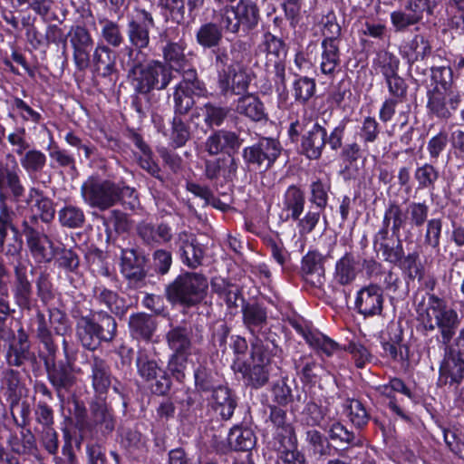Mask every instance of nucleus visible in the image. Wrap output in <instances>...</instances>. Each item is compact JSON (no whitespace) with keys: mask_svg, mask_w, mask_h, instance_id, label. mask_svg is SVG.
I'll return each mask as SVG.
<instances>
[{"mask_svg":"<svg viewBox=\"0 0 464 464\" xmlns=\"http://www.w3.org/2000/svg\"><path fill=\"white\" fill-rule=\"evenodd\" d=\"M49 157L53 168H62L69 170H76V161L72 154L56 144H51L48 148Z\"/></svg>","mask_w":464,"mask_h":464,"instance_id":"bf43d9fd","label":"nucleus"},{"mask_svg":"<svg viewBox=\"0 0 464 464\" xmlns=\"http://www.w3.org/2000/svg\"><path fill=\"white\" fill-rule=\"evenodd\" d=\"M67 36L72 48V59L76 68L80 71L85 70L90 65L93 47L90 32L84 26L76 25L70 29Z\"/></svg>","mask_w":464,"mask_h":464,"instance_id":"9b49d317","label":"nucleus"},{"mask_svg":"<svg viewBox=\"0 0 464 464\" xmlns=\"http://www.w3.org/2000/svg\"><path fill=\"white\" fill-rule=\"evenodd\" d=\"M100 24L102 25L101 37L103 44L105 43L106 45L114 48L122 44L124 37L120 25L116 22L103 18L100 20Z\"/></svg>","mask_w":464,"mask_h":464,"instance_id":"6e6d98bb","label":"nucleus"},{"mask_svg":"<svg viewBox=\"0 0 464 464\" xmlns=\"http://www.w3.org/2000/svg\"><path fill=\"white\" fill-rule=\"evenodd\" d=\"M241 145L238 136L228 130H218L210 135L205 142V150L210 155H217L223 150L237 149Z\"/></svg>","mask_w":464,"mask_h":464,"instance_id":"473e14b6","label":"nucleus"},{"mask_svg":"<svg viewBox=\"0 0 464 464\" xmlns=\"http://www.w3.org/2000/svg\"><path fill=\"white\" fill-rule=\"evenodd\" d=\"M384 303L383 290L375 284H371L358 291L355 308L364 317L380 315Z\"/></svg>","mask_w":464,"mask_h":464,"instance_id":"4468645a","label":"nucleus"},{"mask_svg":"<svg viewBox=\"0 0 464 464\" xmlns=\"http://www.w3.org/2000/svg\"><path fill=\"white\" fill-rule=\"evenodd\" d=\"M19 169L15 164L13 169H5L0 171V188L9 192L14 201L17 202L24 194V187L22 184Z\"/></svg>","mask_w":464,"mask_h":464,"instance_id":"4c0bfd02","label":"nucleus"},{"mask_svg":"<svg viewBox=\"0 0 464 464\" xmlns=\"http://www.w3.org/2000/svg\"><path fill=\"white\" fill-rule=\"evenodd\" d=\"M324 256L316 251H309L302 260V270L312 278L314 285H322L324 279Z\"/></svg>","mask_w":464,"mask_h":464,"instance_id":"58836bf2","label":"nucleus"},{"mask_svg":"<svg viewBox=\"0 0 464 464\" xmlns=\"http://www.w3.org/2000/svg\"><path fill=\"white\" fill-rule=\"evenodd\" d=\"M260 49L266 53L269 62L274 63L276 71V85H286L285 81V69L278 63L286 54V47L284 41L269 32L264 34Z\"/></svg>","mask_w":464,"mask_h":464,"instance_id":"412c9836","label":"nucleus"},{"mask_svg":"<svg viewBox=\"0 0 464 464\" xmlns=\"http://www.w3.org/2000/svg\"><path fill=\"white\" fill-rule=\"evenodd\" d=\"M305 197L304 191L295 185H291L283 196L282 211L286 212L285 220L296 221L304 212Z\"/></svg>","mask_w":464,"mask_h":464,"instance_id":"c85d7f7f","label":"nucleus"},{"mask_svg":"<svg viewBox=\"0 0 464 464\" xmlns=\"http://www.w3.org/2000/svg\"><path fill=\"white\" fill-rule=\"evenodd\" d=\"M442 231V220L440 218H431L426 223L423 238V246L439 250Z\"/></svg>","mask_w":464,"mask_h":464,"instance_id":"0e129e2a","label":"nucleus"},{"mask_svg":"<svg viewBox=\"0 0 464 464\" xmlns=\"http://www.w3.org/2000/svg\"><path fill=\"white\" fill-rule=\"evenodd\" d=\"M212 407L223 420H229L237 407V401L231 391L225 386H218L212 392Z\"/></svg>","mask_w":464,"mask_h":464,"instance_id":"2f4dec72","label":"nucleus"},{"mask_svg":"<svg viewBox=\"0 0 464 464\" xmlns=\"http://www.w3.org/2000/svg\"><path fill=\"white\" fill-rule=\"evenodd\" d=\"M416 313L423 335L428 336L436 329L440 333L427 343L428 354L435 352V346L431 345L435 342L443 345L445 352L464 360V327L455 336L461 323V317L455 309L449 307L443 298L427 294L418 303Z\"/></svg>","mask_w":464,"mask_h":464,"instance_id":"f257e3e1","label":"nucleus"},{"mask_svg":"<svg viewBox=\"0 0 464 464\" xmlns=\"http://www.w3.org/2000/svg\"><path fill=\"white\" fill-rule=\"evenodd\" d=\"M218 22V27L226 33L237 34L239 32L241 23L237 18L233 5H226L220 9L216 14Z\"/></svg>","mask_w":464,"mask_h":464,"instance_id":"052dcab7","label":"nucleus"},{"mask_svg":"<svg viewBox=\"0 0 464 464\" xmlns=\"http://www.w3.org/2000/svg\"><path fill=\"white\" fill-rule=\"evenodd\" d=\"M208 288V278L203 274L185 272L166 286L165 295L170 303L190 307L205 299Z\"/></svg>","mask_w":464,"mask_h":464,"instance_id":"20e7f679","label":"nucleus"},{"mask_svg":"<svg viewBox=\"0 0 464 464\" xmlns=\"http://www.w3.org/2000/svg\"><path fill=\"white\" fill-rule=\"evenodd\" d=\"M246 382L253 388L258 389L267 383L269 379V369L264 364L251 362L244 364L240 369Z\"/></svg>","mask_w":464,"mask_h":464,"instance_id":"09e8293b","label":"nucleus"},{"mask_svg":"<svg viewBox=\"0 0 464 464\" xmlns=\"http://www.w3.org/2000/svg\"><path fill=\"white\" fill-rule=\"evenodd\" d=\"M185 49L186 44L182 41L169 42L162 49L164 61L170 68L176 70L182 68L187 62Z\"/></svg>","mask_w":464,"mask_h":464,"instance_id":"864d4df0","label":"nucleus"},{"mask_svg":"<svg viewBox=\"0 0 464 464\" xmlns=\"http://www.w3.org/2000/svg\"><path fill=\"white\" fill-rule=\"evenodd\" d=\"M210 285L212 291L223 299L229 308L237 306V302L240 296L237 285L221 277L213 278Z\"/></svg>","mask_w":464,"mask_h":464,"instance_id":"37998d69","label":"nucleus"},{"mask_svg":"<svg viewBox=\"0 0 464 464\" xmlns=\"http://www.w3.org/2000/svg\"><path fill=\"white\" fill-rule=\"evenodd\" d=\"M377 63L382 67L387 87H401L402 80L396 75L399 65L396 56L387 51H381L377 54Z\"/></svg>","mask_w":464,"mask_h":464,"instance_id":"a19ab883","label":"nucleus"},{"mask_svg":"<svg viewBox=\"0 0 464 464\" xmlns=\"http://www.w3.org/2000/svg\"><path fill=\"white\" fill-rule=\"evenodd\" d=\"M297 374L300 375L302 382L306 383H314L318 379V370L321 366L312 358L300 356L294 361Z\"/></svg>","mask_w":464,"mask_h":464,"instance_id":"4d7b16f0","label":"nucleus"},{"mask_svg":"<svg viewBox=\"0 0 464 464\" xmlns=\"http://www.w3.org/2000/svg\"><path fill=\"white\" fill-rule=\"evenodd\" d=\"M233 6L244 29L251 30L257 25L259 10L253 0H239Z\"/></svg>","mask_w":464,"mask_h":464,"instance_id":"79ce46f5","label":"nucleus"},{"mask_svg":"<svg viewBox=\"0 0 464 464\" xmlns=\"http://www.w3.org/2000/svg\"><path fill=\"white\" fill-rule=\"evenodd\" d=\"M129 329L133 338L150 341L157 329V322L152 315L138 313L130 316Z\"/></svg>","mask_w":464,"mask_h":464,"instance_id":"c756f323","label":"nucleus"},{"mask_svg":"<svg viewBox=\"0 0 464 464\" xmlns=\"http://www.w3.org/2000/svg\"><path fill=\"white\" fill-rule=\"evenodd\" d=\"M340 41H322L321 71L324 74L334 72L340 61Z\"/></svg>","mask_w":464,"mask_h":464,"instance_id":"c03bdc74","label":"nucleus"},{"mask_svg":"<svg viewBox=\"0 0 464 464\" xmlns=\"http://www.w3.org/2000/svg\"><path fill=\"white\" fill-rule=\"evenodd\" d=\"M296 444L297 442L293 446L281 447V449L279 444L275 445L279 451L276 464H306L305 457L297 450Z\"/></svg>","mask_w":464,"mask_h":464,"instance_id":"774afa93","label":"nucleus"},{"mask_svg":"<svg viewBox=\"0 0 464 464\" xmlns=\"http://www.w3.org/2000/svg\"><path fill=\"white\" fill-rule=\"evenodd\" d=\"M140 18L128 23L127 35L132 48L141 51L149 46L150 29L154 27V19L146 10L140 11Z\"/></svg>","mask_w":464,"mask_h":464,"instance_id":"a211bd4d","label":"nucleus"},{"mask_svg":"<svg viewBox=\"0 0 464 464\" xmlns=\"http://www.w3.org/2000/svg\"><path fill=\"white\" fill-rule=\"evenodd\" d=\"M137 234L145 245L150 246L169 243L173 237L171 227L164 222L160 224L141 222L137 226Z\"/></svg>","mask_w":464,"mask_h":464,"instance_id":"a878e982","label":"nucleus"},{"mask_svg":"<svg viewBox=\"0 0 464 464\" xmlns=\"http://www.w3.org/2000/svg\"><path fill=\"white\" fill-rule=\"evenodd\" d=\"M75 318L76 337L90 351H95L103 342H111L117 334L115 319L104 311H91Z\"/></svg>","mask_w":464,"mask_h":464,"instance_id":"7ed1b4c3","label":"nucleus"},{"mask_svg":"<svg viewBox=\"0 0 464 464\" xmlns=\"http://www.w3.org/2000/svg\"><path fill=\"white\" fill-rule=\"evenodd\" d=\"M280 153L281 146L276 140L263 138L243 150V159L246 164L266 171L274 165Z\"/></svg>","mask_w":464,"mask_h":464,"instance_id":"423d86ee","label":"nucleus"},{"mask_svg":"<svg viewBox=\"0 0 464 464\" xmlns=\"http://www.w3.org/2000/svg\"><path fill=\"white\" fill-rule=\"evenodd\" d=\"M345 409L351 422L355 427L362 428L368 423L370 415L364 405L360 401L354 399L348 400Z\"/></svg>","mask_w":464,"mask_h":464,"instance_id":"e2e57ef3","label":"nucleus"},{"mask_svg":"<svg viewBox=\"0 0 464 464\" xmlns=\"http://www.w3.org/2000/svg\"><path fill=\"white\" fill-rule=\"evenodd\" d=\"M382 224L389 226L392 236L396 237V238L401 237V231L408 224L406 210L404 211L397 202H390L385 208Z\"/></svg>","mask_w":464,"mask_h":464,"instance_id":"e433bc0d","label":"nucleus"},{"mask_svg":"<svg viewBox=\"0 0 464 464\" xmlns=\"http://www.w3.org/2000/svg\"><path fill=\"white\" fill-rule=\"evenodd\" d=\"M405 210L408 223L411 227H420L430 220L428 219L430 207L425 202L412 201L408 204Z\"/></svg>","mask_w":464,"mask_h":464,"instance_id":"680f3d73","label":"nucleus"},{"mask_svg":"<svg viewBox=\"0 0 464 464\" xmlns=\"http://www.w3.org/2000/svg\"><path fill=\"white\" fill-rule=\"evenodd\" d=\"M305 441L310 453L317 459H324L332 456L333 452L336 450L330 443L329 438L314 429L306 430Z\"/></svg>","mask_w":464,"mask_h":464,"instance_id":"f704fd0d","label":"nucleus"},{"mask_svg":"<svg viewBox=\"0 0 464 464\" xmlns=\"http://www.w3.org/2000/svg\"><path fill=\"white\" fill-rule=\"evenodd\" d=\"M431 53V46L429 40L422 34L415 35L411 41L401 47V55L410 63L424 60Z\"/></svg>","mask_w":464,"mask_h":464,"instance_id":"72a5a7b5","label":"nucleus"},{"mask_svg":"<svg viewBox=\"0 0 464 464\" xmlns=\"http://www.w3.org/2000/svg\"><path fill=\"white\" fill-rule=\"evenodd\" d=\"M358 262L355 257L346 253L335 265L334 279L342 285L353 283L358 274Z\"/></svg>","mask_w":464,"mask_h":464,"instance_id":"ea45409f","label":"nucleus"},{"mask_svg":"<svg viewBox=\"0 0 464 464\" xmlns=\"http://www.w3.org/2000/svg\"><path fill=\"white\" fill-rule=\"evenodd\" d=\"M327 132L317 122L313 123L312 128L303 136L302 152L310 160H317L326 143Z\"/></svg>","mask_w":464,"mask_h":464,"instance_id":"bb28decb","label":"nucleus"},{"mask_svg":"<svg viewBox=\"0 0 464 464\" xmlns=\"http://www.w3.org/2000/svg\"><path fill=\"white\" fill-rule=\"evenodd\" d=\"M121 444L130 453L142 451L146 448V438L137 428H126L121 432Z\"/></svg>","mask_w":464,"mask_h":464,"instance_id":"13d9d810","label":"nucleus"},{"mask_svg":"<svg viewBox=\"0 0 464 464\" xmlns=\"http://www.w3.org/2000/svg\"><path fill=\"white\" fill-rule=\"evenodd\" d=\"M14 296L22 310H32L35 301L33 298L32 284L27 276L26 266L19 262L14 267Z\"/></svg>","mask_w":464,"mask_h":464,"instance_id":"4be33fe9","label":"nucleus"},{"mask_svg":"<svg viewBox=\"0 0 464 464\" xmlns=\"http://www.w3.org/2000/svg\"><path fill=\"white\" fill-rule=\"evenodd\" d=\"M171 78V72L160 62L153 61L148 65H135L128 74V80L132 87H153L160 84L167 87Z\"/></svg>","mask_w":464,"mask_h":464,"instance_id":"0eeeda50","label":"nucleus"},{"mask_svg":"<svg viewBox=\"0 0 464 464\" xmlns=\"http://www.w3.org/2000/svg\"><path fill=\"white\" fill-rule=\"evenodd\" d=\"M115 427L111 409L103 400H97L91 404V418L85 423V429L95 434L107 435Z\"/></svg>","mask_w":464,"mask_h":464,"instance_id":"f3484780","label":"nucleus"},{"mask_svg":"<svg viewBox=\"0 0 464 464\" xmlns=\"http://www.w3.org/2000/svg\"><path fill=\"white\" fill-rule=\"evenodd\" d=\"M242 317L245 327L254 337L265 336L268 324L266 307L258 303H245Z\"/></svg>","mask_w":464,"mask_h":464,"instance_id":"b1692460","label":"nucleus"},{"mask_svg":"<svg viewBox=\"0 0 464 464\" xmlns=\"http://www.w3.org/2000/svg\"><path fill=\"white\" fill-rule=\"evenodd\" d=\"M87 360L91 369L89 377L95 393L99 396L106 394L112 380L109 364L104 359L95 354H92Z\"/></svg>","mask_w":464,"mask_h":464,"instance_id":"393cba45","label":"nucleus"},{"mask_svg":"<svg viewBox=\"0 0 464 464\" xmlns=\"http://www.w3.org/2000/svg\"><path fill=\"white\" fill-rule=\"evenodd\" d=\"M175 245L183 265L190 269H196L202 265L205 251L194 234L186 230L179 232L175 238Z\"/></svg>","mask_w":464,"mask_h":464,"instance_id":"f8f14e48","label":"nucleus"},{"mask_svg":"<svg viewBox=\"0 0 464 464\" xmlns=\"http://www.w3.org/2000/svg\"><path fill=\"white\" fill-rule=\"evenodd\" d=\"M5 360L9 366L15 367H21L25 362L34 360V353L31 351L29 336L23 327H20L16 334L10 339Z\"/></svg>","mask_w":464,"mask_h":464,"instance_id":"dca6fc26","label":"nucleus"},{"mask_svg":"<svg viewBox=\"0 0 464 464\" xmlns=\"http://www.w3.org/2000/svg\"><path fill=\"white\" fill-rule=\"evenodd\" d=\"M63 351L66 356V362H46L47 377L51 384L57 392V396L63 401V392H68L75 383V377L72 372V361L68 356V343L65 338L63 339Z\"/></svg>","mask_w":464,"mask_h":464,"instance_id":"1a4fd4ad","label":"nucleus"},{"mask_svg":"<svg viewBox=\"0 0 464 464\" xmlns=\"http://www.w3.org/2000/svg\"><path fill=\"white\" fill-rule=\"evenodd\" d=\"M38 218L36 216H30L22 221V234L25 237L27 246L32 256L38 263H47L53 258V253L49 252L45 246L48 243L53 246V242L49 237L37 227Z\"/></svg>","mask_w":464,"mask_h":464,"instance_id":"6e6552de","label":"nucleus"},{"mask_svg":"<svg viewBox=\"0 0 464 464\" xmlns=\"http://www.w3.org/2000/svg\"><path fill=\"white\" fill-rule=\"evenodd\" d=\"M81 192L85 203L102 211L109 209L118 203L133 210L139 204L136 189L123 181L89 179L82 184Z\"/></svg>","mask_w":464,"mask_h":464,"instance_id":"f03ea898","label":"nucleus"},{"mask_svg":"<svg viewBox=\"0 0 464 464\" xmlns=\"http://www.w3.org/2000/svg\"><path fill=\"white\" fill-rule=\"evenodd\" d=\"M414 179L418 184L419 189L433 191L435 189L436 183L440 179V171L432 164L424 163L415 169Z\"/></svg>","mask_w":464,"mask_h":464,"instance_id":"49530a36","label":"nucleus"},{"mask_svg":"<svg viewBox=\"0 0 464 464\" xmlns=\"http://www.w3.org/2000/svg\"><path fill=\"white\" fill-rule=\"evenodd\" d=\"M14 220L0 221V253L7 258L20 256L23 249L22 236Z\"/></svg>","mask_w":464,"mask_h":464,"instance_id":"5701e85b","label":"nucleus"},{"mask_svg":"<svg viewBox=\"0 0 464 464\" xmlns=\"http://www.w3.org/2000/svg\"><path fill=\"white\" fill-rule=\"evenodd\" d=\"M93 298L101 305L116 315H123L126 311L125 302L117 293L107 289L103 285H96L93 288Z\"/></svg>","mask_w":464,"mask_h":464,"instance_id":"c9c22d12","label":"nucleus"},{"mask_svg":"<svg viewBox=\"0 0 464 464\" xmlns=\"http://www.w3.org/2000/svg\"><path fill=\"white\" fill-rule=\"evenodd\" d=\"M269 419L275 427V445L279 444L281 449V447L293 446L297 442L294 427L285 410L276 406L270 407Z\"/></svg>","mask_w":464,"mask_h":464,"instance_id":"6ab92c4d","label":"nucleus"},{"mask_svg":"<svg viewBox=\"0 0 464 464\" xmlns=\"http://www.w3.org/2000/svg\"><path fill=\"white\" fill-rule=\"evenodd\" d=\"M428 107L438 117L447 119L459 102L457 89H430L428 92Z\"/></svg>","mask_w":464,"mask_h":464,"instance_id":"2eb2a0df","label":"nucleus"},{"mask_svg":"<svg viewBox=\"0 0 464 464\" xmlns=\"http://www.w3.org/2000/svg\"><path fill=\"white\" fill-rule=\"evenodd\" d=\"M227 442L235 450H248L255 445V436L250 429L235 426L227 436Z\"/></svg>","mask_w":464,"mask_h":464,"instance_id":"de8ad7c7","label":"nucleus"},{"mask_svg":"<svg viewBox=\"0 0 464 464\" xmlns=\"http://www.w3.org/2000/svg\"><path fill=\"white\" fill-rule=\"evenodd\" d=\"M58 219L62 227L75 229L83 227L85 215L80 207L68 204L58 211Z\"/></svg>","mask_w":464,"mask_h":464,"instance_id":"3c124183","label":"nucleus"},{"mask_svg":"<svg viewBox=\"0 0 464 464\" xmlns=\"http://www.w3.org/2000/svg\"><path fill=\"white\" fill-rule=\"evenodd\" d=\"M222 36L221 29L212 22L202 24L196 34L197 43L204 48L218 46Z\"/></svg>","mask_w":464,"mask_h":464,"instance_id":"8fccbe9b","label":"nucleus"},{"mask_svg":"<svg viewBox=\"0 0 464 464\" xmlns=\"http://www.w3.org/2000/svg\"><path fill=\"white\" fill-rule=\"evenodd\" d=\"M191 353H172L169 358L168 370L179 382H182L186 376L188 360Z\"/></svg>","mask_w":464,"mask_h":464,"instance_id":"69168bd1","label":"nucleus"},{"mask_svg":"<svg viewBox=\"0 0 464 464\" xmlns=\"http://www.w3.org/2000/svg\"><path fill=\"white\" fill-rule=\"evenodd\" d=\"M192 332L187 325L171 326L166 334L168 347L172 353H191Z\"/></svg>","mask_w":464,"mask_h":464,"instance_id":"7c9ffc66","label":"nucleus"},{"mask_svg":"<svg viewBox=\"0 0 464 464\" xmlns=\"http://www.w3.org/2000/svg\"><path fill=\"white\" fill-rule=\"evenodd\" d=\"M464 380V360L445 352L439 367L438 386L456 392Z\"/></svg>","mask_w":464,"mask_h":464,"instance_id":"ddd939ff","label":"nucleus"},{"mask_svg":"<svg viewBox=\"0 0 464 464\" xmlns=\"http://www.w3.org/2000/svg\"><path fill=\"white\" fill-rule=\"evenodd\" d=\"M121 273L127 280L128 285L134 289L141 288L146 284L145 256L133 248L122 249Z\"/></svg>","mask_w":464,"mask_h":464,"instance_id":"9d476101","label":"nucleus"},{"mask_svg":"<svg viewBox=\"0 0 464 464\" xmlns=\"http://www.w3.org/2000/svg\"><path fill=\"white\" fill-rule=\"evenodd\" d=\"M330 188L331 186L328 181H323L321 179H316L310 185V200L319 210H324L327 205Z\"/></svg>","mask_w":464,"mask_h":464,"instance_id":"338daca9","label":"nucleus"},{"mask_svg":"<svg viewBox=\"0 0 464 464\" xmlns=\"http://www.w3.org/2000/svg\"><path fill=\"white\" fill-rule=\"evenodd\" d=\"M237 111L255 121H261L265 118L264 105L259 99L253 94H246L238 99Z\"/></svg>","mask_w":464,"mask_h":464,"instance_id":"a18cd8bd","label":"nucleus"},{"mask_svg":"<svg viewBox=\"0 0 464 464\" xmlns=\"http://www.w3.org/2000/svg\"><path fill=\"white\" fill-rule=\"evenodd\" d=\"M225 166H227L228 168V174H223L225 178H230L231 176L236 175L237 164L233 158L228 160L217 159L212 160H206L204 175L209 180H216L221 176L222 171H224L223 168Z\"/></svg>","mask_w":464,"mask_h":464,"instance_id":"603ef678","label":"nucleus"},{"mask_svg":"<svg viewBox=\"0 0 464 464\" xmlns=\"http://www.w3.org/2000/svg\"><path fill=\"white\" fill-rule=\"evenodd\" d=\"M21 156V166L30 177L40 173L46 165L47 158L41 150L35 149L29 150Z\"/></svg>","mask_w":464,"mask_h":464,"instance_id":"5fc2aeb1","label":"nucleus"},{"mask_svg":"<svg viewBox=\"0 0 464 464\" xmlns=\"http://www.w3.org/2000/svg\"><path fill=\"white\" fill-rule=\"evenodd\" d=\"M92 62L99 75L109 77L116 74L115 53L105 44H97L92 55Z\"/></svg>","mask_w":464,"mask_h":464,"instance_id":"cd10ccee","label":"nucleus"},{"mask_svg":"<svg viewBox=\"0 0 464 464\" xmlns=\"http://www.w3.org/2000/svg\"><path fill=\"white\" fill-rule=\"evenodd\" d=\"M292 326L305 340L307 344L316 353L332 356L340 349L339 344L317 329L293 323Z\"/></svg>","mask_w":464,"mask_h":464,"instance_id":"aec40b11","label":"nucleus"},{"mask_svg":"<svg viewBox=\"0 0 464 464\" xmlns=\"http://www.w3.org/2000/svg\"><path fill=\"white\" fill-rule=\"evenodd\" d=\"M136 367L139 376L150 383L153 393L164 395L169 391L171 382L166 372L143 349L138 351Z\"/></svg>","mask_w":464,"mask_h":464,"instance_id":"39448f33","label":"nucleus"}]
</instances>
